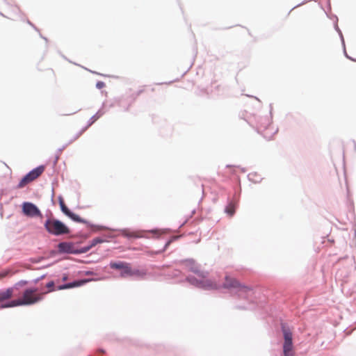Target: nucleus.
I'll return each mask as SVG.
<instances>
[{
    "label": "nucleus",
    "mask_w": 356,
    "mask_h": 356,
    "mask_svg": "<svg viewBox=\"0 0 356 356\" xmlns=\"http://www.w3.org/2000/svg\"><path fill=\"white\" fill-rule=\"evenodd\" d=\"M46 293H39L37 288L26 289L22 296L8 304L1 305L2 308L14 307L23 305H32L40 302Z\"/></svg>",
    "instance_id": "f257e3e1"
},
{
    "label": "nucleus",
    "mask_w": 356,
    "mask_h": 356,
    "mask_svg": "<svg viewBox=\"0 0 356 356\" xmlns=\"http://www.w3.org/2000/svg\"><path fill=\"white\" fill-rule=\"evenodd\" d=\"M46 230L53 235L59 236L69 234V228L62 222L54 218L47 219L44 222Z\"/></svg>",
    "instance_id": "f03ea898"
},
{
    "label": "nucleus",
    "mask_w": 356,
    "mask_h": 356,
    "mask_svg": "<svg viewBox=\"0 0 356 356\" xmlns=\"http://www.w3.org/2000/svg\"><path fill=\"white\" fill-rule=\"evenodd\" d=\"M282 329L284 336L283 356H296L291 331L284 325Z\"/></svg>",
    "instance_id": "7ed1b4c3"
},
{
    "label": "nucleus",
    "mask_w": 356,
    "mask_h": 356,
    "mask_svg": "<svg viewBox=\"0 0 356 356\" xmlns=\"http://www.w3.org/2000/svg\"><path fill=\"white\" fill-rule=\"evenodd\" d=\"M44 170V167L42 165H40V166L33 169V170L29 172L27 175H26L21 179V181L18 184L17 188H22L24 187L29 183L34 181L35 179H36L38 177H39L42 174Z\"/></svg>",
    "instance_id": "20e7f679"
},
{
    "label": "nucleus",
    "mask_w": 356,
    "mask_h": 356,
    "mask_svg": "<svg viewBox=\"0 0 356 356\" xmlns=\"http://www.w3.org/2000/svg\"><path fill=\"white\" fill-rule=\"evenodd\" d=\"M23 213L29 217H42V213L39 209L33 203L24 202L22 204Z\"/></svg>",
    "instance_id": "39448f33"
},
{
    "label": "nucleus",
    "mask_w": 356,
    "mask_h": 356,
    "mask_svg": "<svg viewBox=\"0 0 356 356\" xmlns=\"http://www.w3.org/2000/svg\"><path fill=\"white\" fill-rule=\"evenodd\" d=\"M59 204L60 206L61 211L72 220L77 222H85V221L81 217L70 211V209L65 204L64 201L61 197L59 199Z\"/></svg>",
    "instance_id": "423d86ee"
},
{
    "label": "nucleus",
    "mask_w": 356,
    "mask_h": 356,
    "mask_svg": "<svg viewBox=\"0 0 356 356\" xmlns=\"http://www.w3.org/2000/svg\"><path fill=\"white\" fill-rule=\"evenodd\" d=\"M225 288H234V289H250L249 288L243 286L236 279L227 275L223 284Z\"/></svg>",
    "instance_id": "0eeeda50"
},
{
    "label": "nucleus",
    "mask_w": 356,
    "mask_h": 356,
    "mask_svg": "<svg viewBox=\"0 0 356 356\" xmlns=\"http://www.w3.org/2000/svg\"><path fill=\"white\" fill-rule=\"evenodd\" d=\"M145 232L142 230L131 231L128 229L122 230V235L127 238H143L145 237Z\"/></svg>",
    "instance_id": "6e6552de"
},
{
    "label": "nucleus",
    "mask_w": 356,
    "mask_h": 356,
    "mask_svg": "<svg viewBox=\"0 0 356 356\" xmlns=\"http://www.w3.org/2000/svg\"><path fill=\"white\" fill-rule=\"evenodd\" d=\"M90 281V280H89V279H84V280H78V281H74L71 283L60 285L58 287V289L63 290V289H71V288H74V287L81 286L88 283Z\"/></svg>",
    "instance_id": "1a4fd4ad"
},
{
    "label": "nucleus",
    "mask_w": 356,
    "mask_h": 356,
    "mask_svg": "<svg viewBox=\"0 0 356 356\" xmlns=\"http://www.w3.org/2000/svg\"><path fill=\"white\" fill-rule=\"evenodd\" d=\"M197 284L199 286L205 289H217L220 287L219 284L216 282L210 280H202L197 283Z\"/></svg>",
    "instance_id": "9d476101"
},
{
    "label": "nucleus",
    "mask_w": 356,
    "mask_h": 356,
    "mask_svg": "<svg viewBox=\"0 0 356 356\" xmlns=\"http://www.w3.org/2000/svg\"><path fill=\"white\" fill-rule=\"evenodd\" d=\"M13 288H8L4 291L0 292V303L3 301L8 300L13 297Z\"/></svg>",
    "instance_id": "9b49d317"
},
{
    "label": "nucleus",
    "mask_w": 356,
    "mask_h": 356,
    "mask_svg": "<svg viewBox=\"0 0 356 356\" xmlns=\"http://www.w3.org/2000/svg\"><path fill=\"white\" fill-rule=\"evenodd\" d=\"M236 205L234 202H230L226 207L225 211L230 217L233 216L236 211Z\"/></svg>",
    "instance_id": "f8f14e48"
},
{
    "label": "nucleus",
    "mask_w": 356,
    "mask_h": 356,
    "mask_svg": "<svg viewBox=\"0 0 356 356\" xmlns=\"http://www.w3.org/2000/svg\"><path fill=\"white\" fill-rule=\"evenodd\" d=\"M132 268L131 267V264L129 263H127L124 268L122 270L120 273V277H131Z\"/></svg>",
    "instance_id": "ddd939ff"
},
{
    "label": "nucleus",
    "mask_w": 356,
    "mask_h": 356,
    "mask_svg": "<svg viewBox=\"0 0 356 356\" xmlns=\"http://www.w3.org/2000/svg\"><path fill=\"white\" fill-rule=\"evenodd\" d=\"M126 264H127V262H124V261H118V262L112 261L110 263V267L112 269L122 270Z\"/></svg>",
    "instance_id": "4468645a"
},
{
    "label": "nucleus",
    "mask_w": 356,
    "mask_h": 356,
    "mask_svg": "<svg viewBox=\"0 0 356 356\" xmlns=\"http://www.w3.org/2000/svg\"><path fill=\"white\" fill-rule=\"evenodd\" d=\"M184 264L186 266L188 267L191 271L195 273H199L197 266L195 265V263L193 260H186L184 261Z\"/></svg>",
    "instance_id": "2eb2a0df"
},
{
    "label": "nucleus",
    "mask_w": 356,
    "mask_h": 356,
    "mask_svg": "<svg viewBox=\"0 0 356 356\" xmlns=\"http://www.w3.org/2000/svg\"><path fill=\"white\" fill-rule=\"evenodd\" d=\"M147 275V270L142 269H132L131 277L135 276L140 278H143Z\"/></svg>",
    "instance_id": "dca6fc26"
},
{
    "label": "nucleus",
    "mask_w": 356,
    "mask_h": 356,
    "mask_svg": "<svg viewBox=\"0 0 356 356\" xmlns=\"http://www.w3.org/2000/svg\"><path fill=\"white\" fill-rule=\"evenodd\" d=\"M103 241H103L102 239L99 238H95L92 239V240L91 241V242H90V243H91V244H90V247L88 248V249H89L90 248H92V247H93V246H95V245H96L97 244H98V243H102Z\"/></svg>",
    "instance_id": "f3484780"
},
{
    "label": "nucleus",
    "mask_w": 356,
    "mask_h": 356,
    "mask_svg": "<svg viewBox=\"0 0 356 356\" xmlns=\"http://www.w3.org/2000/svg\"><path fill=\"white\" fill-rule=\"evenodd\" d=\"M46 286L49 289V291L45 292L46 293L54 291V282L53 281L48 282Z\"/></svg>",
    "instance_id": "a211bd4d"
},
{
    "label": "nucleus",
    "mask_w": 356,
    "mask_h": 356,
    "mask_svg": "<svg viewBox=\"0 0 356 356\" xmlns=\"http://www.w3.org/2000/svg\"><path fill=\"white\" fill-rule=\"evenodd\" d=\"M96 87L98 88V89H102L103 88L105 87V83L103 81H98L97 83H96Z\"/></svg>",
    "instance_id": "6ab92c4d"
},
{
    "label": "nucleus",
    "mask_w": 356,
    "mask_h": 356,
    "mask_svg": "<svg viewBox=\"0 0 356 356\" xmlns=\"http://www.w3.org/2000/svg\"><path fill=\"white\" fill-rule=\"evenodd\" d=\"M28 284V282L27 281H25V280H21L19 282H18L15 286H25Z\"/></svg>",
    "instance_id": "aec40b11"
},
{
    "label": "nucleus",
    "mask_w": 356,
    "mask_h": 356,
    "mask_svg": "<svg viewBox=\"0 0 356 356\" xmlns=\"http://www.w3.org/2000/svg\"><path fill=\"white\" fill-rule=\"evenodd\" d=\"M8 272H5V273H0V279L6 277L7 275H8Z\"/></svg>",
    "instance_id": "412c9836"
},
{
    "label": "nucleus",
    "mask_w": 356,
    "mask_h": 356,
    "mask_svg": "<svg viewBox=\"0 0 356 356\" xmlns=\"http://www.w3.org/2000/svg\"><path fill=\"white\" fill-rule=\"evenodd\" d=\"M62 280H63V281H66L67 280V275H64L63 276Z\"/></svg>",
    "instance_id": "4be33fe9"
},
{
    "label": "nucleus",
    "mask_w": 356,
    "mask_h": 356,
    "mask_svg": "<svg viewBox=\"0 0 356 356\" xmlns=\"http://www.w3.org/2000/svg\"><path fill=\"white\" fill-rule=\"evenodd\" d=\"M80 135H81V133H80V134H79L75 137V138H74V139H75V140H76V139H77V138L80 136Z\"/></svg>",
    "instance_id": "5701e85b"
},
{
    "label": "nucleus",
    "mask_w": 356,
    "mask_h": 356,
    "mask_svg": "<svg viewBox=\"0 0 356 356\" xmlns=\"http://www.w3.org/2000/svg\"><path fill=\"white\" fill-rule=\"evenodd\" d=\"M64 245H65V243H60V244L59 245V246H60V248H61V247H63Z\"/></svg>",
    "instance_id": "b1692460"
},
{
    "label": "nucleus",
    "mask_w": 356,
    "mask_h": 356,
    "mask_svg": "<svg viewBox=\"0 0 356 356\" xmlns=\"http://www.w3.org/2000/svg\"><path fill=\"white\" fill-rule=\"evenodd\" d=\"M264 137L267 138L268 139H270V137L267 136L266 134H264Z\"/></svg>",
    "instance_id": "393cba45"
},
{
    "label": "nucleus",
    "mask_w": 356,
    "mask_h": 356,
    "mask_svg": "<svg viewBox=\"0 0 356 356\" xmlns=\"http://www.w3.org/2000/svg\"><path fill=\"white\" fill-rule=\"evenodd\" d=\"M143 92V90H140L138 92V95H139L141 92Z\"/></svg>",
    "instance_id": "a878e982"
}]
</instances>
